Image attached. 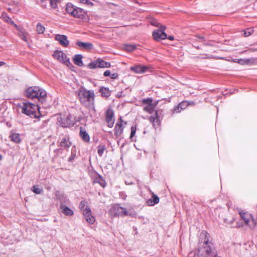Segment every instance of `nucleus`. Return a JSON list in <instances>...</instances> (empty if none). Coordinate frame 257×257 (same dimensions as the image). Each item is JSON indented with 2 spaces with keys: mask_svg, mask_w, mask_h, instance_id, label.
Masks as SVG:
<instances>
[{
  "mask_svg": "<svg viewBox=\"0 0 257 257\" xmlns=\"http://www.w3.org/2000/svg\"><path fill=\"white\" fill-rule=\"evenodd\" d=\"M78 95L82 104L89 109L94 110L95 95L93 90L82 88L79 90Z\"/></svg>",
  "mask_w": 257,
  "mask_h": 257,
  "instance_id": "nucleus-1",
  "label": "nucleus"
},
{
  "mask_svg": "<svg viewBox=\"0 0 257 257\" xmlns=\"http://www.w3.org/2000/svg\"><path fill=\"white\" fill-rule=\"evenodd\" d=\"M208 233L203 231L201 232L200 236L205 237L203 242L199 243L198 253L202 257H208L213 255L215 253V249L213 243L209 241L207 238Z\"/></svg>",
  "mask_w": 257,
  "mask_h": 257,
  "instance_id": "nucleus-2",
  "label": "nucleus"
},
{
  "mask_svg": "<svg viewBox=\"0 0 257 257\" xmlns=\"http://www.w3.org/2000/svg\"><path fill=\"white\" fill-rule=\"evenodd\" d=\"M22 112L32 118H38L40 115L39 106L30 102H24L21 106Z\"/></svg>",
  "mask_w": 257,
  "mask_h": 257,
  "instance_id": "nucleus-3",
  "label": "nucleus"
},
{
  "mask_svg": "<svg viewBox=\"0 0 257 257\" xmlns=\"http://www.w3.org/2000/svg\"><path fill=\"white\" fill-rule=\"evenodd\" d=\"M26 95L29 98H38L43 102L46 97V92L38 86H32L27 88L26 90Z\"/></svg>",
  "mask_w": 257,
  "mask_h": 257,
  "instance_id": "nucleus-4",
  "label": "nucleus"
},
{
  "mask_svg": "<svg viewBox=\"0 0 257 257\" xmlns=\"http://www.w3.org/2000/svg\"><path fill=\"white\" fill-rule=\"evenodd\" d=\"M239 214L241 218L244 220L245 224L250 228H253L256 225V220H254L251 214L243 210H240L239 211Z\"/></svg>",
  "mask_w": 257,
  "mask_h": 257,
  "instance_id": "nucleus-5",
  "label": "nucleus"
},
{
  "mask_svg": "<svg viewBox=\"0 0 257 257\" xmlns=\"http://www.w3.org/2000/svg\"><path fill=\"white\" fill-rule=\"evenodd\" d=\"M74 123V120L71 115L66 117H58L57 118V124L62 127H66L72 126Z\"/></svg>",
  "mask_w": 257,
  "mask_h": 257,
  "instance_id": "nucleus-6",
  "label": "nucleus"
},
{
  "mask_svg": "<svg viewBox=\"0 0 257 257\" xmlns=\"http://www.w3.org/2000/svg\"><path fill=\"white\" fill-rule=\"evenodd\" d=\"M166 28V26H161L159 30L153 31L152 34L153 38L157 41L166 39L167 37L165 32Z\"/></svg>",
  "mask_w": 257,
  "mask_h": 257,
  "instance_id": "nucleus-7",
  "label": "nucleus"
},
{
  "mask_svg": "<svg viewBox=\"0 0 257 257\" xmlns=\"http://www.w3.org/2000/svg\"><path fill=\"white\" fill-rule=\"evenodd\" d=\"M87 67L90 69H95L96 68H109L110 63L105 61L98 59L94 61L89 63Z\"/></svg>",
  "mask_w": 257,
  "mask_h": 257,
  "instance_id": "nucleus-8",
  "label": "nucleus"
},
{
  "mask_svg": "<svg viewBox=\"0 0 257 257\" xmlns=\"http://www.w3.org/2000/svg\"><path fill=\"white\" fill-rule=\"evenodd\" d=\"M110 212L114 216H127L130 215L126 208L120 207L117 205H114L110 210Z\"/></svg>",
  "mask_w": 257,
  "mask_h": 257,
  "instance_id": "nucleus-9",
  "label": "nucleus"
},
{
  "mask_svg": "<svg viewBox=\"0 0 257 257\" xmlns=\"http://www.w3.org/2000/svg\"><path fill=\"white\" fill-rule=\"evenodd\" d=\"M53 56L55 59L59 60L60 62H62L67 66L70 65V62L69 58H67L66 54L62 51H55L53 54Z\"/></svg>",
  "mask_w": 257,
  "mask_h": 257,
  "instance_id": "nucleus-10",
  "label": "nucleus"
},
{
  "mask_svg": "<svg viewBox=\"0 0 257 257\" xmlns=\"http://www.w3.org/2000/svg\"><path fill=\"white\" fill-rule=\"evenodd\" d=\"M83 214L86 221L90 224H92L95 221V218L91 214L90 208L86 206L85 210L83 211Z\"/></svg>",
  "mask_w": 257,
  "mask_h": 257,
  "instance_id": "nucleus-11",
  "label": "nucleus"
},
{
  "mask_svg": "<svg viewBox=\"0 0 257 257\" xmlns=\"http://www.w3.org/2000/svg\"><path fill=\"white\" fill-rule=\"evenodd\" d=\"M122 122L123 120L120 117L119 118V121H118L114 127V134L116 136V137H119L121 134L123 133V127L122 126Z\"/></svg>",
  "mask_w": 257,
  "mask_h": 257,
  "instance_id": "nucleus-12",
  "label": "nucleus"
},
{
  "mask_svg": "<svg viewBox=\"0 0 257 257\" xmlns=\"http://www.w3.org/2000/svg\"><path fill=\"white\" fill-rule=\"evenodd\" d=\"M189 105V103L187 101H184L180 102L178 105L175 106L172 110L173 113L180 112L182 110L185 109Z\"/></svg>",
  "mask_w": 257,
  "mask_h": 257,
  "instance_id": "nucleus-13",
  "label": "nucleus"
},
{
  "mask_svg": "<svg viewBox=\"0 0 257 257\" xmlns=\"http://www.w3.org/2000/svg\"><path fill=\"white\" fill-rule=\"evenodd\" d=\"M55 40L58 41L59 43L65 47L69 45V41L67 39V37L63 35H57L55 36Z\"/></svg>",
  "mask_w": 257,
  "mask_h": 257,
  "instance_id": "nucleus-14",
  "label": "nucleus"
},
{
  "mask_svg": "<svg viewBox=\"0 0 257 257\" xmlns=\"http://www.w3.org/2000/svg\"><path fill=\"white\" fill-rule=\"evenodd\" d=\"M85 15L86 12L83 9L76 7L72 16L76 18L84 19L85 18Z\"/></svg>",
  "mask_w": 257,
  "mask_h": 257,
  "instance_id": "nucleus-15",
  "label": "nucleus"
},
{
  "mask_svg": "<svg viewBox=\"0 0 257 257\" xmlns=\"http://www.w3.org/2000/svg\"><path fill=\"white\" fill-rule=\"evenodd\" d=\"M76 45L80 48L85 50H90L93 48V45L91 43L83 42L81 41H77Z\"/></svg>",
  "mask_w": 257,
  "mask_h": 257,
  "instance_id": "nucleus-16",
  "label": "nucleus"
},
{
  "mask_svg": "<svg viewBox=\"0 0 257 257\" xmlns=\"http://www.w3.org/2000/svg\"><path fill=\"white\" fill-rule=\"evenodd\" d=\"M148 69V67L140 65L131 67V70L136 73H143L146 72Z\"/></svg>",
  "mask_w": 257,
  "mask_h": 257,
  "instance_id": "nucleus-17",
  "label": "nucleus"
},
{
  "mask_svg": "<svg viewBox=\"0 0 257 257\" xmlns=\"http://www.w3.org/2000/svg\"><path fill=\"white\" fill-rule=\"evenodd\" d=\"M47 1L49 2L50 6L52 9H56L57 8V3L59 0H41V5L43 8H47Z\"/></svg>",
  "mask_w": 257,
  "mask_h": 257,
  "instance_id": "nucleus-18",
  "label": "nucleus"
},
{
  "mask_svg": "<svg viewBox=\"0 0 257 257\" xmlns=\"http://www.w3.org/2000/svg\"><path fill=\"white\" fill-rule=\"evenodd\" d=\"M71 145V143L69 140V138L67 136L63 137L60 142V146L63 149L69 148Z\"/></svg>",
  "mask_w": 257,
  "mask_h": 257,
  "instance_id": "nucleus-19",
  "label": "nucleus"
},
{
  "mask_svg": "<svg viewBox=\"0 0 257 257\" xmlns=\"http://www.w3.org/2000/svg\"><path fill=\"white\" fill-rule=\"evenodd\" d=\"M113 111L111 109H108L106 112V121L107 123H111L110 126H113L114 123Z\"/></svg>",
  "mask_w": 257,
  "mask_h": 257,
  "instance_id": "nucleus-20",
  "label": "nucleus"
},
{
  "mask_svg": "<svg viewBox=\"0 0 257 257\" xmlns=\"http://www.w3.org/2000/svg\"><path fill=\"white\" fill-rule=\"evenodd\" d=\"M152 198L149 199L147 201L146 203L148 206H152L159 202V198L154 193L152 194Z\"/></svg>",
  "mask_w": 257,
  "mask_h": 257,
  "instance_id": "nucleus-21",
  "label": "nucleus"
},
{
  "mask_svg": "<svg viewBox=\"0 0 257 257\" xmlns=\"http://www.w3.org/2000/svg\"><path fill=\"white\" fill-rule=\"evenodd\" d=\"M61 210V212L66 216H72L74 214L73 211L69 208L67 206H63L60 207Z\"/></svg>",
  "mask_w": 257,
  "mask_h": 257,
  "instance_id": "nucleus-22",
  "label": "nucleus"
},
{
  "mask_svg": "<svg viewBox=\"0 0 257 257\" xmlns=\"http://www.w3.org/2000/svg\"><path fill=\"white\" fill-rule=\"evenodd\" d=\"M82 56L81 54H77L74 56L73 61L75 65L78 66H82L83 65L82 61Z\"/></svg>",
  "mask_w": 257,
  "mask_h": 257,
  "instance_id": "nucleus-23",
  "label": "nucleus"
},
{
  "mask_svg": "<svg viewBox=\"0 0 257 257\" xmlns=\"http://www.w3.org/2000/svg\"><path fill=\"white\" fill-rule=\"evenodd\" d=\"M76 7V6H74L71 3H68L66 5V11L68 14L72 16Z\"/></svg>",
  "mask_w": 257,
  "mask_h": 257,
  "instance_id": "nucleus-24",
  "label": "nucleus"
},
{
  "mask_svg": "<svg viewBox=\"0 0 257 257\" xmlns=\"http://www.w3.org/2000/svg\"><path fill=\"white\" fill-rule=\"evenodd\" d=\"M79 135L83 141L85 142H89L90 137L86 131L81 130Z\"/></svg>",
  "mask_w": 257,
  "mask_h": 257,
  "instance_id": "nucleus-25",
  "label": "nucleus"
},
{
  "mask_svg": "<svg viewBox=\"0 0 257 257\" xmlns=\"http://www.w3.org/2000/svg\"><path fill=\"white\" fill-rule=\"evenodd\" d=\"M94 182L99 184L102 187H105L106 186L105 180L100 175H98L95 177Z\"/></svg>",
  "mask_w": 257,
  "mask_h": 257,
  "instance_id": "nucleus-26",
  "label": "nucleus"
},
{
  "mask_svg": "<svg viewBox=\"0 0 257 257\" xmlns=\"http://www.w3.org/2000/svg\"><path fill=\"white\" fill-rule=\"evenodd\" d=\"M60 207H62V205L63 206H67V205H70V201L68 199V197L66 196H62L60 199Z\"/></svg>",
  "mask_w": 257,
  "mask_h": 257,
  "instance_id": "nucleus-27",
  "label": "nucleus"
},
{
  "mask_svg": "<svg viewBox=\"0 0 257 257\" xmlns=\"http://www.w3.org/2000/svg\"><path fill=\"white\" fill-rule=\"evenodd\" d=\"M99 91L103 97H107L111 94V92L108 88L102 87L100 88Z\"/></svg>",
  "mask_w": 257,
  "mask_h": 257,
  "instance_id": "nucleus-28",
  "label": "nucleus"
},
{
  "mask_svg": "<svg viewBox=\"0 0 257 257\" xmlns=\"http://www.w3.org/2000/svg\"><path fill=\"white\" fill-rule=\"evenodd\" d=\"M10 138L11 140L16 143H20L21 142V139L19 134L12 133Z\"/></svg>",
  "mask_w": 257,
  "mask_h": 257,
  "instance_id": "nucleus-29",
  "label": "nucleus"
},
{
  "mask_svg": "<svg viewBox=\"0 0 257 257\" xmlns=\"http://www.w3.org/2000/svg\"><path fill=\"white\" fill-rule=\"evenodd\" d=\"M136 45L133 44H125L123 49L128 52H132L136 49Z\"/></svg>",
  "mask_w": 257,
  "mask_h": 257,
  "instance_id": "nucleus-30",
  "label": "nucleus"
},
{
  "mask_svg": "<svg viewBox=\"0 0 257 257\" xmlns=\"http://www.w3.org/2000/svg\"><path fill=\"white\" fill-rule=\"evenodd\" d=\"M19 35L20 37L23 41H24L25 42H26L27 43L28 42V38H27V37L28 36V34L27 32L24 31H20L19 33Z\"/></svg>",
  "mask_w": 257,
  "mask_h": 257,
  "instance_id": "nucleus-31",
  "label": "nucleus"
},
{
  "mask_svg": "<svg viewBox=\"0 0 257 257\" xmlns=\"http://www.w3.org/2000/svg\"><path fill=\"white\" fill-rule=\"evenodd\" d=\"M155 106L154 104L146 105L144 107V110L150 113H152L154 110Z\"/></svg>",
  "mask_w": 257,
  "mask_h": 257,
  "instance_id": "nucleus-32",
  "label": "nucleus"
},
{
  "mask_svg": "<svg viewBox=\"0 0 257 257\" xmlns=\"http://www.w3.org/2000/svg\"><path fill=\"white\" fill-rule=\"evenodd\" d=\"M44 26L40 23H38L36 27V30L38 34H43L45 31Z\"/></svg>",
  "mask_w": 257,
  "mask_h": 257,
  "instance_id": "nucleus-33",
  "label": "nucleus"
},
{
  "mask_svg": "<svg viewBox=\"0 0 257 257\" xmlns=\"http://www.w3.org/2000/svg\"><path fill=\"white\" fill-rule=\"evenodd\" d=\"M105 150V147L104 145H100L97 147V153L100 157H101L103 155V154Z\"/></svg>",
  "mask_w": 257,
  "mask_h": 257,
  "instance_id": "nucleus-34",
  "label": "nucleus"
},
{
  "mask_svg": "<svg viewBox=\"0 0 257 257\" xmlns=\"http://www.w3.org/2000/svg\"><path fill=\"white\" fill-rule=\"evenodd\" d=\"M200 254L198 253V250H194L190 251L188 255V257H200Z\"/></svg>",
  "mask_w": 257,
  "mask_h": 257,
  "instance_id": "nucleus-35",
  "label": "nucleus"
},
{
  "mask_svg": "<svg viewBox=\"0 0 257 257\" xmlns=\"http://www.w3.org/2000/svg\"><path fill=\"white\" fill-rule=\"evenodd\" d=\"M150 121L153 123L154 126H155L156 124L157 125H159V118L158 117L151 116Z\"/></svg>",
  "mask_w": 257,
  "mask_h": 257,
  "instance_id": "nucleus-36",
  "label": "nucleus"
},
{
  "mask_svg": "<svg viewBox=\"0 0 257 257\" xmlns=\"http://www.w3.org/2000/svg\"><path fill=\"white\" fill-rule=\"evenodd\" d=\"M142 102L144 104H146L147 105L153 104V99L152 98H147L146 99H144L142 100Z\"/></svg>",
  "mask_w": 257,
  "mask_h": 257,
  "instance_id": "nucleus-37",
  "label": "nucleus"
},
{
  "mask_svg": "<svg viewBox=\"0 0 257 257\" xmlns=\"http://www.w3.org/2000/svg\"><path fill=\"white\" fill-rule=\"evenodd\" d=\"M76 156V149L75 148L72 149L71 155L70 157L69 158V161L72 162L75 158Z\"/></svg>",
  "mask_w": 257,
  "mask_h": 257,
  "instance_id": "nucleus-38",
  "label": "nucleus"
},
{
  "mask_svg": "<svg viewBox=\"0 0 257 257\" xmlns=\"http://www.w3.org/2000/svg\"><path fill=\"white\" fill-rule=\"evenodd\" d=\"M32 191L37 194H40L43 192L42 189L37 187L36 186H33Z\"/></svg>",
  "mask_w": 257,
  "mask_h": 257,
  "instance_id": "nucleus-39",
  "label": "nucleus"
},
{
  "mask_svg": "<svg viewBox=\"0 0 257 257\" xmlns=\"http://www.w3.org/2000/svg\"><path fill=\"white\" fill-rule=\"evenodd\" d=\"M136 131H137V127H136V126H132L131 127V135H130V138L131 139H132L133 138V137L135 136V134H136Z\"/></svg>",
  "mask_w": 257,
  "mask_h": 257,
  "instance_id": "nucleus-40",
  "label": "nucleus"
},
{
  "mask_svg": "<svg viewBox=\"0 0 257 257\" xmlns=\"http://www.w3.org/2000/svg\"><path fill=\"white\" fill-rule=\"evenodd\" d=\"M86 204L87 202L85 200H82L80 202L79 204V208L81 209V210L83 211V210H85Z\"/></svg>",
  "mask_w": 257,
  "mask_h": 257,
  "instance_id": "nucleus-41",
  "label": "nucleus"
},
{
  "mask_svg": "<svg viewBox=\"0 0 257 257\" xmlns=\"http://www.w3.org/2000/svg\"><path fill=\"white\" fill-rule=\"evenodd\" d=\"M253 33V30L252 29H248L244 32V35L245 37H248L251 35Z\"/></svg>",
  "mask_w": 257,
  "mask_h": 257,
  "instance_id": "nucleus-42",
  "label": "nucleus"
},
{
  "mask_svg": "<svg viewBox=\"0 0 257 257\" xmlns=\"http://www.w3.org/2000/svg\"><path fill=\"white\" fill-rule=\"evenodd\" d=\"M80 2L84 4H86L87 5H92L93 3L90 1V0H80Z\"/></svg>",
  "mask_w": 257,
  "mask_h": 257,
  "instance_id": "nucleus-43",
  "label": "nucleus"
},
{
  "mask_svg": "<svg viewBox=\"0 0 257 257\" xmlns=\"http://www.w3.org/2000/svg\"><path fill=\"white\" fill-rule=\"evenodd\" d=\"M152 25L160 27V24L155 20H152L151 22Z\"/></svg>",
  "mask_w": 257,
  "mask_h": 257,
  "instance_id": "nucleus-44",
  "label": "nucleus"
},
{
  "mask_svg": "<svg viewBox=\"0 0 257 257\" xmlns=\"http://www.w3.org/2000/svg\"><path fill=\"white\" fill-rule=\"evenodd\" d=\"M118 75L116 73H113L110 74V77L112 79H116L118 77Z\"/></svg>",
  "mask_w": 257,
  "mask_h": 257,
  "instance_id": "nucleus-45",
  "label": "nucleus"
},
{
  "mask_svg": "<svg viewBox=\"0 0 257 257\" xmlns=\"http://www.w3.org/2000/svg\"><path fill=\"white\" fill-rule=\"evenodd\" d=\"M110 74H111V73H110V70H106L104 72V74H103L104 76H105V77L110 76Z\"/></svg>",
  "mask_w": 257,
  "mask_h": 257,
  "instance_id": "nucleus-46",
  "label": "nucleus"
},
{
  "mask_svg": "<svg viewBox=\"0 0 257 257\" xmlns=\"http://www.w3.org/2000/svg\"><path fill=\"white\" fill-rule=\"evenodd\" d=\"M234 219H233L232 220H231L229 222H228L227 219L225 218L224 219V222L226 223V224H232L233 223V222H234Z\"/></svg>",
  "mask_w": 257,
  "mask_h": 257,
  "instance_id": "nucleus-47",
  "label": "nucleus"
},
{
  "mask_svg": "<svg viewBox=\"0 0 257 257\" xmlns=\"http://www.w3.org/2000/svg\"><path fill=\"white\" fill-rule=\"evenodd\" d=\"M243 225L242 223L237 222L236 223V227L240 228L243 227Z\"/></svg>",
  "mask_w": 257,
  "mask_h": 257,
  "instance_id": "nucleus-48",
  "label": "nucleus"
},
{
  "mask_svg": "<svg viewBox=\"0 0 257 257\" xmlns=\"http://www.w3.org/2000/svg\"><path fill=\"white\" fill-rule=\"evenodd\" d=\"M239 61H243L244 63H248L249 62H250V59H243V60H242V59H240V60H239Z\"/></svg>",
  "mask_w": 257,
  "mask_h": 257,
  "instance_id": "nucleus-49",
  "label": "nucleus"
},
{
  "mask_svg": "<svg viewBox=\"0 0 257 257\" xmlns=\"http://www.w3.org/2000/svg\"><path fill=\"white\" fill-rule=\"evenodd\" d=\"M167 38L171 41L174 40V37L172 36H169L168 37H167Z\"/></svg>",
  "mask_w": 257,
  "mask_h": 257,
  "instance_id": "nucleus-50",
  "label": "nucleus"
},
{
  "mask_svg": "<svg viewBox=\"0 0 257 257\" xmlns=\"http://www.w3.org/2000/svg\"><path fill=\"white\" fill-rule=\"evenodd\" d=\"M125 184H126V185H131V184H133V182H127V181H125Z\"/></svg>",
  "mask_w": 257,
  "mask_h": 257,
  "instance_id": "nucleus-51",
  "label": "nucleus"
},
{
  "mask_svg": "<svg viewBox=\"0 0 257 257\" xmlns=\"http://www.w3.org/2000/svg\"><path fill=\"white\" fill-rule=\"evenodd\" d=\"M188 102L189 103V105H194L195 104V103L193 101H190V102L188 101Z\"/></svg>",
  "mask_w": 257,
  "mask_h": 257,
  "instance_id": "nucleus-52",
  "label": "nucleus"
},
{
  "mask_svg": "<svg viewBox=\"0 0 257 257\" xmlns=\"http://www.w3.org/2000/svg\"><path fill=\"white\" fill-rule=\"evenodd\" d=\"M5 64L4 62L0 61V66L4 65Z\"/></svg>",
  "mask_w": 257,
  "mask_h": 257,
  "instance_id": "nucleus-53",
  "label": "nucleus"
},
{
  "mask_svg": "<svg viewBox=\"0 0 257 257\" xmlns=\"http://www.w3.org/2000/svg\"><path fill=\"white\" fill-rule=\"evenodd\" d=\"M202 58H204V59H208L209 58V57H208L207 56V55H205L204 57H202Z\"/></svg>",
  "mask_w": 257,
  "mask_h": 257,
  "instance_id": "nucleus-54",
  "label": "nucleus"
},
{
  "mask_svg": "<svg viewBox=\"0 0 257 257\" xmlns=\"http://www.w3.org/2000/svg\"><path fill=\"white\" fill-rule=\"evenodd\" d=\"M108 123V126L109 127H112L113 126H110L111 125V123Z\"/></svg>",
  "mask_w": 257,
  "mask_h": 257,
  "instance_id": "nucleus-55",
  "label": "nucleus"
},
{
  "mask_svg": "<svg viewBox=\"0 0 257 257\" xmlns=\"http://www.w3.org/2000/svg\"><path fill=\"white\" fill-rule=\"evenodd\" d=\"M214 255V257H220V256H218L216 253H214V254H213Z\"/></svg>",
  "mask_w": 257,
  "mask_h": 257,
  "instance_id": "nucleus-56",
  "label": "nucleus"
},
{
  "mask_svg": "<svg viewBox=\"0 0 257 257\" xmlns=\"http://www.w3.org/2000/svg\"><path fill=\"white\" fill-rule=\"evenodd\" d=\"M198 38H199V39H204V38H203V37H198Z\"/></svg>",
  "mask_w": 257,
  "mask_h": 257,
  "instance_id": "nucleus-57",
  "label": "nucleus"
},
{
  "mask_svg": "<svg viewBox=\"0 0 257 257\" xmlns=\"http://www.w3.org/2000/svg\"><path fill=\"white\" fill-rule=\"evenodd\" d=\"M2 156L1 155H0V160L2 159Z\"/></svg>",
  "mask_w": 257,
  "mask_h": 257,
  "instance_id": "nucleus-58",
  "label": "nucleus"
},
{
  "mask_svg": "<svg viewBox=\"0 0 257 257\" xmlns=\"http://www.w3.org/2000/svg\"><path fill=\"white\" fill-rule=\"evenodd\" d=\"M14 25H15V26L16 28H17V27H18V26H17V25L14 24Z\"/></svg>",
  "mask_w": 257,
  "mask_h": 257,
  "instance_id": "nucleus-59",
  "label": "nucleus"
},
{
  "mask_svg": "<svg viewBox=\"0 0 257 257\" xmlns=\"http://www.w3.org/2000/svg\"><path fill=\"white\" fill-rule=\"evenodd\" d=\"M124 124H126V122H124Z\"/></svg>",
  "mask_w": 257,
  "mask_h": 257,
  "instance_id": "nucleus-60",
  "label": "nucleus"
}]
</instances>
